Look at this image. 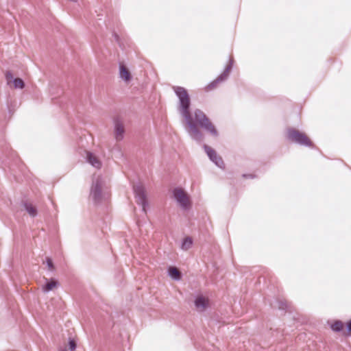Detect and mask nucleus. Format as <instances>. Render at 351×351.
Listing matches in <instances>:
<instances>
[{
  "label": "nucleus",
  "instance_id": "nucleus-1",
  "mask_svg": "<svg viewBox=\"0 0 351 351\" xmlns=\"http://www.w3.org/2000/svg\"><path fill=\"white\" fill-rule=\"evenodd\" d=\"M178 97V111L184 119V126L191 138L201 142L203 134L197 125L205 130L212 136L217 138L219 136L217 130L206 115L199 109L194 110L193 113L189 111L191 99L186 89H174Z\"/></svg>",
  "mask_w": 351,
  "mask_h": 351
},
{
  "label": "nucleus",
  "instance_id": "nucleus-2",
  "mask_svg": "<svg viewBox=\"0 0 351 351\" xmlns=\"http://www.w3.org/2000/svg\"><path fill=\"white\" fill-rule=\"evenodd\" d=\"M89 197L97 206L101 205L108 200L109 197L108 190L101 176H94L93 177Z\"/></svg>",
  "mask_w": 351,
  "mask_h": 351
},
{
  "label": "nucleus",
  "instance_id": "nucleus-3",
  "mask_svg": "<svg viewBox=\"0 0 351 351\" xmlns=\"http://www.w3.org/2000/svg\"><path fill=\"white\" fill-rule=\"evenodd\" d=\"M173 198L178 205L184 210H188L191 207L189 195L182 188H176L173 191Z\"/></svg>",
  "mask_w": 351,
  "mask_h": 351
},
{
  "label": "nucleus",
  "instance_id": "nucleus-4",
  "mask_svg": "<svg viewBox=\"0 0 351 351\" xmlns=\"http://www.w3.org/2000/svg\"><path fill=\"white\" fill-rule=\"evenodd\" d=\"M133 190L137 204L141 206L143 212L146 214L148 208V202L145 187L140 184H136L133 186Z\"/></svg>",
  "mask_w": 351,
  "mask_h": 351
},
{
  "label": "nucleus",
  "instance_id": "nucleus-5",
  "mask_svg": "<svg viewBox=\"0 0 351 351\" xmlns=\"http://www.w3.org/2000/svg\"><path fill=\"white\" fill-rule=\"evenodd\" d=\"M289 140L301 145L311 146L312 143L308 136L303 132L293 128H290L287 132Z\"/></svg>",
  "mask_w": 351,
  "mask_h": 351
},
{
  "label": "nucleus",
  "instance_id": "nucleus-6",
  "mask_svg": "<svg viewBox=\"0 0 351 351\" xmlns=\"http://www.w3.org/2000/svg\"><path fill=\"white\" fill-rule=\"evenodd\" d=\"M233 60L230 59L228 63L225 66L223 72L217 77L215 80L211 81L208 85H206L204 88H215L217 85L226 82L232 69Z\"/></svg>",
  "mask_w": 351,
  "mask_h": 351
},
{
  "label": "nucleus",
  "instance_id": "nucleus-7",
  "mask_svg": "<svg viewBox=\"0 0 351 351\" xmlns=\"http://www.w3.org/2000/svg\"><path fill=\"white\" fill-rule=\"evenodd\" d=\"M114 135L117 141H120L123 139L125 134V128L123 123L119 119H114Z\"/></svg>",
  "mask_w": 351,
  "mask_h": 351
},
{
  "label": "nucleus",
  "instance_id": "nucleus-8",
  "mask_svg": "<svg viewBox=\"0 0 351 351\" xmlns=\"http://www.w3.org/2000/svg\"><path fill=\"white\" fill-rule=\"evenodd\" d=\"M204 150L212 162L219 168H223V161L217 152L208 145H204Z\"/></svg>",
  "mask_w": 351,
  "mask_h": 351
},
{
  "label": "nucleus",
  "instance_id": "nucleus-9",
  "mask_svg": "<svg viewBox=\"0 0 351 351\" xmlns=\"http://www.w3.org/2000/svg\"><path fill=\"white\" fill-rule=\"evenodd\" d=\"M194 303L196 310L199 312L206 311L210 306L208 298L202 294L197 295Z\"/></svg>",
  "mask_w": 351,
  "mask_h": 351
},
{
  "label": "nucleus",
  "instance_id": "nucleus-10",
  "mask_svg": "<svg viewBox=\"0 0 351 351\" xmlns=\"http://www.w3.org/2000/svg\"><path fill=\"white\" fill-rule=\"evenodd\" d=\"M6 80L10 86H13L14 88H23L24 82L21 78L13 79L11 73L6 74Z\"/></svg>",
  "mask_w": 351,
  "mask_h": 351
},
{
  "label": "nucleus",
  "instance_id": "nucleus-11",
  "mask_svg": "<svg viewBox=\"0 0 351 351\" xmlns=\"http://www.w3.org/2000/svg\"><path fill=\"white\" fill-rule=\"evenodd\" d=\"M86 161L91 165L93 167L97 169H99L101 167V162L99 158L91 152L86 153Z\"/></svg>",
  "mask_w": 351,
  "mask_h": 351
},
{
  "label": "nucleus",
  "instance_id": "nucleus-12",
  "mask_svg": "<svg viewBox=\"0 0 351 351\" xmlns=\"http://www.w3.org/2000/svg\"><path fill=\"white\" fill-rule=\"evenodd\" d=\"M45 284L43 286V291L45 293H48L57 287L58 282L54 278H45Z\"/></svg>",
  "mask_w": 351,
  "mask_h": 351
},
{
  "label": "nucleus",
  "instance_id": "nucleus-13",
  "mask_svg": "<svg viewBox=\"0 0 351 351\" xmlns=\"http://www.w3.org/2000/svg\"><path fill=\"white\" fill-rule=\"evenodd\" d=\"M119 69L121 77L125 81L130 80L131 78V75L128 68L124 64H120Z\"/></svg>",
  "mask_w": 351,
  "mask_h": 351
},
{
  "label": "nucleus",
  "instance_id": "nucleus-14",
  "mask_svg": "<svg viewBox=\"0 0 351 351\" xmlns=\"http://www.w3.org/2000/svg\"><path fill=\"white\" fill-rule=\"evenodd\" d=\"M169 275L172 279L175 280H179L181 278V273L176 267H169Z\"/></svg>",
  "mask_w": 351,
  "mask_h": 351
},
{
  "label": "nucleus",
  "instance_id": "nucleus-15",
  "mask_svg": "<svg viewBox=\"0 0 351 351\" xmlns=\"http://www.w3.org/2000/svg\"><path fill=\"white\" fill-rule=\"evenodd\" d=\"M193 245V239L190 237H187L184 239L182 245L181 249L184 251H186L189 250Z\"/></svg>",
  "mask_w": 351,
  "mask_h": 351
},
{
  "label": "nucleus",
  "instance_id": "nucleus-16",
  "mask_svg": "<svg viewBox=\"0 0 351 351\" xmlns=\"http://www.w3.org/2000/svg\"><path fill=\"white\" fill-rule=\"evenodd\" d=\"M24 208L25 210L29 213V215L32 217H35L37 215V210L36 208L33 206L32 204L25 202L23 204Z\"/></svg>",
  "mask_w": 351,
  "mask_h": 351
},
{
  "label": "nucleus",
  "instance_id": "nucleus-17",
  "mask_svg": "<svg viewBox=\"0 0 351 351\" xmlns=\"http://www.w3.org/2000/svg\"><path fill=\"white\" fill-rule=\"evenodd\" d=\"M112 154H114L117 158H121L123 156L121 149L120 146L117 144H115L112 149H111Z\"/></svg>",
  "mask_w": 351,
  "mask_h": 351
},
{
  "label": "nucleus",
  "instance_id": "nucleus-18",
  "mask_svg": "<svg viewBox=\"0 0 351 351\" xmlns=\"http://www.w3.org/2000/svg\"><path fill=\"white\" fill-rule=\"evenodd\" d=\"M343 328V324L341 321H336L331 326V328L334 331L339 332L341 331Z\"/></svg>",
  "mask_w": 351,
  "mask_h": 351
},
{
  "label": "nucleus",
  "instance_id": "nucleus-19",
  "mask_svg": "<svg viewBox=\"0 0 351 351\" xmlns=\"http://www.w3.org/2000/svg\"><path fill=\"white\" fill-rule=\"evenodd\" d=\"M77 346L76 342L73 339L69 338V348L71 351L75 350Z\"/></svg>",
  "mask_w": 351,
  "mask_h": 351
},
{
  "label": "nucleus",
  "instance_id": "nucleus-20",
  "mask_svg": "<svg viewBox=\"0 0 351 351\" xmlns=\"http://www.w3.org/2000/svg\"><path fill=\"white\" fill-rule=\"evenodd\" d=\"M46 263H47V265L48 268H49L50 270H53V269H54V265H53V263L52 260H51L50 258H47V259H46Z\"/></svg>",
  "mask_w": 351,
  "mask_h": 351
},
{
  "label": "nucleus",
  "instance_id": "nucleus-21",
  "mask_svg": "<svg viewBox=\"0 0 351 351\" xmlns=\"http://www.w3.org/2000/svg\"><path fill=\"white\" fill-rule=\"evenodd\" d=\"M348 330L351 332V320L347 324Z\"/></svg>",
  "mask_w": 351,
  "mask_h": 351
},
{
  "label": "nucleus",
  "instance_id": "nucleus-22",
  "mask_svg": "<svg viewBox=\"0 0 351 351\" xmlns=\"http://www.w3.org/2000/svg\"><path fill=\"white\" fill-rule=\"evenodd\" d=\"M243 176H244V177H249V178H253V176H252V175H248V176H245V175H244Z\"/></svg>",
  "mask_w": 351,
  "mask_h": 351
},
{
  "label": "nucleus",
  "instance_id": "nucleus-23",
  "mask_svg": "<svg viewBox=\"0 0 351 351\" xmlns=\"http://www.w3.org/2000/svg\"><path fill=\"white\" fill-rule=\"evenodd\" d=\"M172 88H182V86H172Z\"/></svg>",
  "mask_w": 351,
  "mask_h": 351
},
{
  "label": "nucleus",
  "instance_id": "nucleus-24",
  "mask_svg": "<svg viewBox=\"0 0 351 351\" xmlns=\"http://www.w3.org/2000/svg\"><path fill=\"white\" fill-rule=\"evenodd\" d=\"M61 351H67V350H62Z\"/></svg>",
  "mask_w": 351,
  "mask_h": 351
}]
</instances>
